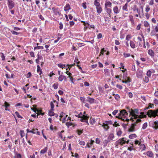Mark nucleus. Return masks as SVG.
I'll return each instance as SVG.
<instances>
[{
	"label": "nucleus",
	"mask_w": 158,
	"mask_h": 158,
	"mask_svg": "<svg viewBox=\"0 0 158 158\" xmlns=\"http://www.w3.org/2000/svg\"><path fill=\"white\" fill-rule=\"evenodd\" d=\"M123 55L124 57L127 58L130 56L131 55L129 53H124L123 54Z\"/></svg>",
	"instance_id": "53"
},
{
	"label": "nucleus",
	"mask_w": 158,
	"mask_h": 158,
	"mask_svg": "<svg viewBox=\"0 0 158 158\" xmlns=\"http://www.w3.org/2000/svg\"><path fill=\"white\" fill-rule=\"evenodd\" d=\"M112 95L113 96H114V98L116 100H118L119 99L120 96L118 94H113Z\"/></svg>",
	"instance_id": "40"
},
{
	"label": "nucleus",
	"mask_w": 158,
	"mask_h": 158,
	"mask_svg": "<svg viewBox=\"0 0 158 158\" xmlns=\"http://www.w3.org/2000/svg\"><path fill=\"white\" fill-rule=\"evenodd\" d=\"M149 79L148 77L145 76V77L143 79V81L146 83H148L149 81Z\"/></svg>",
	"instance_id": "37"
},
{
	"label": "nucleus",
	"mask_w": 158,
	"mask_h": 158,
	"mask_svg": "<svg viewBox=\"0 0 158 158\" xmlns=\"http://www.w3.org/2000/svg\"><path fill=\"white\" fill-rule=\"evenodd\" d=\"M129 18L130 21L131 22L132 25H134L135 22L133 16L132 15H130L129 16Z\"/></svg>",
	"instance_id": "24"
},
{
	"label": "nucleus",
	"mask_w": 158,
	"mask_h": 158,
	"mask_svg": "<svg viewBox=\"0 0 158 158\" xmlns=\"http://www.w3.org/2000/svg\"><path fill=\"white\" fill-rule=\"evenodd\" d=\"M100 0H94V4L96 7L100 6Z\"/></svg>",
	"instance_id": "23"
},
{
	"label": "nucleus",
	"mask_w": 158,
	"mask_h": 158,
	"mask_svg": "<svg viewBox=\"0 0 158 158\" xmlns=\"http://www.w3.org/2000/svg\"><path fill=\"white\" fill-rule=\"evenodd\" d=\"M131 36L130 35H127L126 38V40L129 41V40L131 38Z\"/></svg>",
	"instance_id": "59"
},
{
	"label": "nucleus",
	"mask_w": 158,
	"mask_h": 158,
	"mask_svg": "<svg viewBox=\"0 0 158 158\" xmlns=\"http://www.w3.org/2000/svg\"><path fill=\"white\" fill-rule=\"evenodd\" d=\"M94 141L93 140H90V143H88L85 148H90L91 146L94 143Z\"/></svg>",
	"instance_id": "22"
},
{
	"label": "nucleus",
	"mask_w": 158,
	"mask_h": 158,
	"mask_svg": "<svg viewBox=\"0 0 158 158\" xmlns=\"http://www.w3.org/2000/svg\"><path fill=\"white\" fill-rule=\"evenodd\" d=\"M147 155L149 157H153L154 154L151 151H149L146 152Z\"/></svg>",
	"instance_id": "17"
},
{
	"label": "nucleus",
	"mask_w": 158,
	"mask_h": 158,
	"mask_svg": "<svg viewBox=\"0 0 158 158\" xmlns=\"http://www.w3.org/2000/svg\"><path fill=\"white\" fill-rule=\"evenodd\" d=\"M150 35L151 36H156L158 38V34H157L156 32L154 30H152L150 32Z\"/></svg>",
	"instance_id": "25"
},
{
	"label": "nucleus",
	"mask_w": 158,
	"mask_h": 158,
	"mask_svg": "<svg viewBox=\"0 0 158 158\" xmlns=\"http://www.w3.org/2000/svg\"><path fill=\"white\" fill-rule=\"evenodd\" d=\"M101 142L100 139L99 138H96L95 139V142L97 144H100Z\"/></svg>",
	"instance_id": "52"
},
{
	"label": "nucleus",
	"mask_w": 158,
	"mask_h": 158,
	"mask_svg": "<svg viewBox=\"0 0 158 158\" xmlns=\"http://www.w3.org/2000/svg\"><path fill=\"white\" fill-rule=\"evenodd\" d=\"M141 121V120L139 119H137L135 120L134 123L131 124L130 127L128 129L129 132H133L135 131V127L136 126L137 123H139Z\"/></svg>",
	"instance_id": "4"
},
{
	"label": "nucleus",
	"mask_w": 158,
	"mask_h": 158,
	"mask_svg": "<svg viewBox=\"0 0 158 158\" xmlns=\"http://www.w3.org/2000/svg\"><path fill=\"white\" fill-rule=\"evenodd\" d=\"M110 142V140H105L103 141V143L105 146H106L107 145L108 143Z\"/></svg>",
	"instance_id": "42"
},
{
	"label": "nucleus",
	"mask_w": 158,
	"mask_h": 158,
	"mask_svg": "<svg viewBox=\"0 0 158 158\" xmlns=\"http://www.w3.org/2000/svg\"><path fill=\"white\" fill-rule=\"evenodd\" d=\"M127 81L128 84H127V85L128 86H130V82L131 81V79L130 77H127Z\"/></svg>",
	"instance_id": "54"
},
{
	"label": "nucleus",
	"mask_w": 158,
	"mask_h": 158,
	"mask_svg": "<svg viewBox=\"0 0 158 158\" xmlns=\"http://www.w3.org/2000/svg\"><path fill=\"white\" fill-rule=\"evenodd\" d=\"M148 54L151 56V57L153 58V60L155 62L157 61V59L155 60L154 59V53L153 50L151 49H149L148 51Z\"/></svg>",
	"instance_id": "10"
},
{
	"label": "nucleus",
	"mask_w": 158,
	"mask_h": 158,
	"mask_svg": "<svg viewBox=\"0 0 158 158\" xmlns=\"http://www.w3.org/2000/svg\"><path fill=\"white\" fill-rule=\"evenodd\" d=\"M148 126L147 123H144L142 126V129H145Z\"/></svg>",
	"instance_id": "58"
},
{
	"label": "nucleus",
	"mask_w": 158,
	"mask_h": 158,
	"mask_svg": "<svg viewBox=\"0 0 158 158\" xmlns=\"http://www.w3.org/2000/svg\"><path fill=\"white\" fill-rule=\"evenodd\" d=\"M106 50L104 48L101 49L99 55V57H100L101 55H103L104 52H106Z\"/></svg>",
	"instance_id": "30"
},
{
	"label": "nucleus",
	"mask_w": 158,
	"mask_h": 158,
	"mask_svg": "<svg viewBox=\"0 0 158 158\" xmlns=\"http://www.w3.org/2000/svg\"><path fill=\"white\" fill-rule=\"evenodd\" d=\"M82 113L81 112H80L78 114H75V116L76 117H78V118H81V116H82Z\"/></svg>",
	"instance_id": "55"
},
{
	"label": "nucleus",
	"mask_w": 158,
	"mask_h": 158,
	"mask_svg": "<svg viewBox=\"0 0 158 158\" xmlns=\"http://www.w3.org/2000/svg\"><path fill=\"white\" fill-rule=\"evenodd\" d=\"M58 84L57 83H54L53 85V87L55 89H57L58 88Z\"/></svg>",
	"instance_id": "46"
},
{
	"label": "nucleus",
	"mask_w": 158,
	"mask_h": 158,
	"mask_svg": "<svg viewBox=\"0 0 158 158\" xmlns=\"http://www.w3.org/2000/svg\"><path fill=\"white\" fill-rule=\"evenodd\" d=\"M37 72L39 73L40 75L42 73V70L41 68H40L39 65H37Z\"/></svg>",
	"instance_id": "27"
},
{
	"label": "nucleus",
	"mask_w": 158,
	"mask_h": 158,
	"mask_svg": "<svg viewBox=\"0 0 158 158\" xmlns=\"http://www.w3.org/2000/svg\"><path fill=\"white\" fill-rule=\"evenodd\" d=\"M96 9L97 10V13L98 14L101 13L102 11V8L101 6L96 7Z\"/></svg>",
	"instance_id": "20"
},
{
	"label": "nucleus",
	"mask_w": 158,
	"mask_h": 158,
	"mask_svg": "<svg viewBox=\"0 0 158 158\" xmlns=\"http://www.w3.org/2000/svg\"><path fill=\"white\" fill-rule=\"evenodd\" d=\"M136 137L137 135L135 134H132L129 136V138L130 139H133Z\"/></svg>",
	"instance_id": "36"
},
{
	"label": "nucleus",
	"mask_w": 158,
	"mask_h": 158,
	"mask_svg": "<svg viewBox=\"0 0 158 158\" xmlns=\"http://www.w3.org/2000/svg\"><path fill=\"white\" fill-rule=\"evenodd\" d=\"M75 64V63H74L73 64H66V66H68V68L67 69H69V70H70L71 68Z\"/></svg>",
	"instance_id": "50"
},
{
	"label": "nucleus",
	"mask_w": 158,
	"mask_h": 158,
	"mask_svg": "<svg viewBox=\"0 0 158 158\" xmlns=\"http://www.w3.org/2000/svg\"><path fill=\"white\" fill-rule=\"evenodd\" d=\"M106 13L108 14L109 17L111 18V14L112 13V10L110 8H105Z\"/></svg>",
	"instance_id": "11"
},
{
	"label": "nucleus",
	"mask_w": 158,
	"mask_h": 158,
	"mask_svg": "<svg viewBox=\"0 0 158 158\" xmlns=\"http://www.w3.org/2000/svg\"><path fill=\"white\" fill-rule=\"evenodd\" d=\"M89 116H87V114L85 115L82 114L81 118L80 119V121L81 122H85L88 120L89 118Z\"/></svg>",
	"instance_id": "7"
},
{
	"label": "nucleus",
	"mask_w": 158,
	"mask_h": 158,
	"mask_svg": "<svg viewBox=\"0 0 158 158\" xmlns=\"http://www.w3.org/2000/svg\"><path fill=\"white\" fill-rule=\"evenodd\" d=\"M54 14L56 15H60V13L59 11V8L58 7L55 8L53 7L52 8Z\"/></svg>",
	"instance_id": "8"
},
{
	"label": "nucleus",
	"mask_w": 158,
	"mask_h": 158,
	"mask_svg": "<svg viewBox=\"0 0 158 158\" xmlns=\"http://www.w3.org/2000/svg\"><path fill=\"white\" fill-rule=\"evenodd\" d=\"M87 98L88 99L86 100L87 102H89L90 104L94 103L95 102V99L93 98H90L89 97H87Z\"/></svg>",
	"instance_id": "15"
},
{
	"label": "nucleus",
	"mask_w": 158,
	"mask_h": 158,
	"mask_svg": "<svg viewBox=\"0 0 158 158\" xmlns=\"http://www.w3.org/2000/svg\"><path fill=\"white\" fill-rule=\"evenodd\" d=\"M101 125V126L103 127L104 129V130L106 131H107L109 129V127L108 126V125L106 123H103L102 124H99Z\"/></svg>",
	"instance_id": "16"
},
{
	"label": "nucleus",
	"mask_w": 158,
	"mask_h": 158,
	"mask_svg": "<svg viewBox=\"0 0 158 158\" xmlns=\"http://www.w3.org/2000/svg\"><path fill=\"white\" fill-rule=\"evenodd\" d=\"M32 76L30 72H29L26 75V77L27 78H29L31 77Z\"/></svg>",
	"instance_id": "57"
},
{
	"label": "nucleus",
	"mask_w": 158,
	"mask_h": 158,
	"mask_svg": "<svg viewBox=\"0 0 158 158\" xmlns=\"http://www.w3.org/2000/svg\"><path fill=\"white\" fill-rule=\"evenodd\" d=\"M74 62L77 63V64L80 63V61H79L78 58L77 57H76Z\"/></svg>",
	"instance_id": "60"
},
{
	"label": "nucleus",
	"mask_w": 158,
	"mask_h": 158,
	"mask_svg": "<svg viewBox=\"0 0 158 158\" xmlns=\"http://www.w3.org/2000/svg\"><path fill=\"white\" fill-rule=\"evenodd\" d=\"M137 39L138 40V42L137 43L139 42V47H142V38L140 36L137 37ZM138 44V43H137Z\"/></svg>",
	"instance_id": "18"
},
{
	"label": "nucleus",
	"mask_w": 158,
	"mask_h": 158,
	"mask_svg": "<svg viewBox=\"0 0 158 158\" xmlns=\"http://www.w3.org/2000/svg\"><path fill=\"white\" fill-rule=\"evenodd\" d=\"M140 145V148L142 151H144L146 149V147L144 144H141L139 145Z\"/></svg>",
	"instance_id": "31"
},
{
	"label": "nucleus",
	"mask_w": 158,
	"mask_h": 158,
	"mask_svg": "<svg viewBox=\"0 0 158 158\" xmlns=\"http://www.w3.org/2000/svg\"><path fill=\"white\" fill-rule=\"evenodd\" d=\"M143 72L142 70L138 71L136 74V77L138 78H141L142 77Z\"/></svg>",
	"instance_id": "19"
},
{
	"label": "nucleus",
	"mask_w": 158,
	"mask_h": 158,
	"mask_svg": "<svg viewBox=\"0 0 158 158\" xmlns=\"http://www.w3.org/2000/svg\"><path fill=\"white\" fill-rule=\"evenodd\" d=\"M147 115L150 118H155L158 116V108L155 110H149L147 113Z\"/></svg>",
	"instance_id": "3"
},
{
	"label": "nucleus",
	"mask_w": 158,
	"mask_h": 158,
	"mask_svg": "<svg viewBox=\"0 0 158 158\" xmlns=\"http://www.w3.org/2000/svg\"><path fill=\"white\" fill-rule=\"evenodd\" d=\"M82 6L83 7V8L85 9H86L87 8V6H86V2H83L82 3Z\"/></svg>",
	"instance_id": "64"
},
{
	"label": "nucleus",
	"mask_w": 158,
	"mask_h": 158,
	"mask_svg": "<svg viewBox=\"0 0 158 158\" xmlns=\"http://www.w3.org/2000/svg\"><path fill=\"white\" fill-rule=\"evenodd\" d=\"M63 75H60L58 77V80L59 81H61L63 80Z\"/></svg>",
	"instance_id": "62"
},
{
	"label": "nucleus",
	"mask_w": 158,
	"mask_h": 158,
	"mask_svg": "<svg viewBox=\"0 0 158 158\" xmlns=\"http://www.w3.org/2000/svg\"><path fill=\"white\" fill-rule=\"evenodd\" d=\"M152 71L150 70H148L147 72L146 75L148 77H150L152 74Z\"/></svg>",
	"instance_id": "43"
},
{
	"label": "nucleus",
	"mask_w": 158,
	"mask_h": 158,
	"mask_svg": "<svg viewBox=\"0 0 158 158\" xmlns=\"http://www.w3.org/2000/svg\"><path fill=\"white\" fill-rule=\"evenodd\" d=\"M113 11L114 14H117L119 13L120 12V9H119L118 6H116L113 7Z\"/></svg>",
	"instance_id": "12"
},
{
	"label": "nucleus",
	"mask_w": 158,
	"mask_h": 158,
	"mask_svg": "<svg viewBox=\"0 0 158 158\" xmlns=\"http://www.w3.org/2000/svg\"><path fill=\"white\" fill-rule=\"evenodd\" d=\"M130 112L129 116H131L130 118V120L132 122L135 121L134 119H137L138 115L136 114H139V110L137 109H131L130 111H129Z\"/></svg>",
	"instance_id": "2"
},
{
	"label": "nucleus",
	"mask_w": 158,
	"mask_h": 158,
	"mask_svg": "<svg viewBox=\"0 0 158 158\" xmlns=\"http://www.w3.org/2000/svg\"><path fill=\"white\" fill-rule=\"evenodd\" d=\"M71 9L70 6L69 4H67L64 7V10L65 11H69Z\"/></svg>",
	"instance_id": "21"
},
{
	"label": "nucleus",
	"mask_w": 158,
	"mask_h": 158,
	"mask_svg": "<svg viewBox=\"0 0 158 158\" xmlns=\"http://www.w3.org/2000/svg\"><path fill=\"white\" fill-rule=\"evenodd\" d=\"M114 137V135L113 134H110L108 137V139L110 141V140H111L113 139Z\"/></svg>",
	"instance_id": "32"
},
{
	"label": "nucleus",
	"mask_w": 158,
	"mask_h": 158,
	"mask_svg": "<svg viewBox=\"0 0 158 158\" xmlns=\"http://www.w3.org/2000/svg\"><path fill=\"white\" fill-rule=\"evenodd\" d=\"M8 145V147L10 149H11L12 147V143L10 141L8 142L7 143Z\"/></svg>",
	"instance_id": "61"
},
{
	"label": "nucleus",
	"mask_w": 158,
	"mask_h": 158,
	"mask_svg": "<svg viewBox=\"0 0 158 158\" xmlns=\"http://www.w3.org/2000/svg\"><path fill=\"white\" fill-rule=\"evenodd\" d=\"M48 148L47 147L44 148L43 149L41 150L40 153L41 154H44L47 151Z\"/></svg>",
	"instance_id": "35"
},
{
	"label": "nucleus",
	"mask_w": 158,
	"mask_h": 158,
	"mask_svg": "<svg viewBox=\"0 0 158 158\" xmlns=\"http://www.w3.org/2000/svg\"><path fill=\"white\" fill-rule=\"evenodd\" d=\"M35 129H33L32 130H31V131L32 132H31V133H32L33 134H35L36 133L37 135H40V132L39 131H35Z\"/></svg>",
	"instance_id": "44"
},
{
	"label": "nucleus",
	"mask_w": 158,
	"mask_h": 158,
	"mask_svg": "<svg viewBox=\"0 0 158 158\" xmlns=\"http://www.w3.org/2000/svg\"><path fill=\"white\" fill-rule=\"evenodd\" d=\"M150 10V8L149 5H147L145 8V11L147 12H148Z\"/></svg>",
	"instance_id": "51"
},
{
	"label": "nucleus",
	"mask_w": 158,
	"mask_h": 158,
	"mask_svg": "<svg viewBox=\"0 0 158 158\" xmlns=\"http://www.w3.org/2000/svg\"><path fill=\"white\" fill-rule=\"evenodd\" d=\"M127 138L125 137H123L119 139L116 142V146H117L119 144L121 146L123 145V144L126 143V140H127Z\"/></svg>",
	"instance_id": "5"
},
{
	"label": "nucleus",
	"mask_w": 158,
	"mask_h": 158,
	"mask_svg": "<svg viewBox=\"0 0 158 158\" xmlns=\"http://www.w3.org/2000/svg\"><path fill=\"white\" fill-rule=\"evenodd\" d=\"M20 135L22 138L25 135V133L23 130H21L20 132Z\"/></svg>",
	"instance_id": "45"
},
{
	"label": "nucleus",
	"mask_w": 158,
	"mask_h": 158,
	"mask_svg": "<svg viewBox=\"0 0 158 158\" xmlns=\"http://www.w3.org/2000/svg\"><path fill=\"white\" fill-rule=\"evenodd\" d=\"M42 110H37V112H38L37 113V114L38 115H43L44 114V113H42Z\"/></svg>",
	"instance_id": "39"
},
{
	"label": "nucleus",
	"mask_w": 158,
	"mask_h": 158,
	"mask_svg": "<svg viewBox=\"0 0 158 158\" xmlns=\"http://www.w3.org/2000/svg\"><path fill=\"white\" fill-rule=\"evenodd\" d=\"M133 11H136L139 14V17L140 18H142V16L141 15H140V11L139 10V8H138L135 7L133 9Z\"/></svg>",
	"instance_id": "28"
},
{
	"label": "nucleus",
	"mask_w": 158,
	"mask_h": 158,
	"mask_svg": "<svg viewBox=\"0 0 158 158\" xmlns=\"http://www.w3.org/2000/svg\"><path fill=\"white\" fill-rule=\"evenodd\" d=\"M51 108L52 110H54V105L52 102H51L50 103Z\"/></svg>",
	"instance_id": "56"
},
{
	"label": "nucleus",
	"mask_w": 158,
	"mask_h": 158,
	"mask_svg": "<svg viewBox=\"0 0 158 158\" xmlns=\"http://www.w3.org/2000/svg\"><path fill=\"white\" fill-rule=\"evenodd\" d=\"M15 113L18 118H23V117L19 115V113L18 111H15Z\"/></svg>",
	"instance_id": "48"
},
{
	"label": "nucleus",
	"mask_w": 158,
	"mask_h": 158,
	"mask_svg": "<svg viewBox=\"0 0 158 158\" xmlns=\"http://www.w3.org/2000/svg\"><path fill=\"white\" fill-rule=\"evenodd\" d=\"M130 44L131 48L134 49L137 47V44H135L133 41L131 40L130 42Z\"/></svg>",
	"instance_id": "14"
},
{
	"label": "nucleus",
	"mask_w": 158,
	"mask_h": 158,
	"mask_svg": "<svg viewBox=\"0 0 158 158\" xmlns=\"http://www.w3.org/2000/svg\"><path fill=\"white\" fill-rule=\"evenodd\" d=\"M7 4L9 9L11 10L15 7V4L14 0H6Z\"/></svg>",
	"instance_id": "6"
},
{
	"label": "nucleus",
	"mask_w": 158,
	"mask_h": 158,
	"mask_svg": "<svg viewBox=\"0 0 158 158\" xmlns=\"http://www.w3.org/2000/svg\"><path fill=\"white\" fill-rule=\"evenodd\" d=\"M2 106L5 107V110H7L9 111H10V110L8 109V108L10 107V105L7 102H4L3 104L2 105Z\"/></svg>",
	"instance_id": "9"
},
{
	"label": "nucleus",
	"mask_w": 158,
	"mask_h": 158,
	"mask_svg": "<svg viewBox=\"0 0 158 158\" xmlns=\"http://www.w3.org/2000/svg\"><path fill=\"white\" fill-rule=\"evenodd\" d=\"M77 134L79 135H80L83 132V130H77Z\"/></svg>",
	"instance_id": "63"
},
{
	"label": "nucleus",
	"mask_w": 158,
	"mask_h": 158,
	"mask_svg": "<svg viewBox=\"0 0 158 158\" xmlns=\"http://www.w3.org/2000/svg\"><path fill=\"white\" fill-rule=\"evenodd\" d=\"M104 71L105 72V75H108L109 73V70L107 69H104Z\"/></svg>",
	"instance_id": "47"
},
{
	"label": "nucleus",
	"mask_w": 158,
	"mask_h": 158,
	"mask_svg": "<svg viewBox=\"0 0 158 158\" xmlns=\"http://www.w3.org/2000/svg\"><path fill=\"white\" fill-rule=\"evenodd\" d=\"M10 31L13 35H18L20 34V32H17L14 31Z\"/></svg>",
	"instance_id": "41"
},
{
	"label": "nucleus",
	"mask_w": 158,
	"mask_h": 158,
	"mask_svg": "<svg viewBox=\"0 0 158 158\" xmlns=\"http://www.w3.org/2000/svg\"><path fill=\"white\" fill-rule=\"evenodd\" d=\"M53 110H52L51 109L49 110L48 113V115L50 116H54V115H55V113L53 111Z\"/></svg>",
	"instance_id": "33"
},
{
	"label": "nucleus",
	"mask_w": 158,
	"mask_h": 158,
	"mask_svg": "<svg viewBox=\"0 0 158 158\" xmlns=\"http://www.w3.org/2000/svg\"><path fill=\"white\" fill-rule=\"evenodd\" d=\"M128 113L126 110L124 109L120 110V113L118 114V115L116 116V118L119 119H121L124 121H126L128 122L130 120V118H127L128 116Z\"/></svg>",
	"instance_id": "1"
},
{
	"label": "nucleus",
	"mask_w": 158,
	"mask_h": 158,
	"mask_svg": "<svg viewBox=\"0 0 158 158\" xmlns=\"http://www.w3.org/2000/svg\"><path fill=\"white\" fill-rule=\"evenodd\" d=\"M90 122L91 124L93 125L94 124H95L96 122L95 119L94 118H92L90 117Z\"/></svg>",
	"instance_id": "34"
},
{
	"label": "nucleus",
	"mask_w": 158,
	"mask_h": 158,
	"mask_svg": "<svg viewBox=\"0 0 158 158\" xmlns=\"http://www.w3.org/2000/svg\"><path fill=\"white\" fill-rule=\"evenodd\" d=\"M66 125L69 127V126L73 125V123L71 122H67L66 123Z\"/></svg>",
	"instance_id": "49"
},
{
	"label": "nucleus",
	"mask_w": 158,
	"mask_h": 158,
	"mask_svg": "<svg viewBox=\"0 0 158 158\" xmlns=\"http://www.w3.org/2000/svg\"><path fill=\"white\" fill-rule=\"evenodd\" d=\"M154 128L156 130L158 129V120L154 122Z\"/></svg>",
	"instance_id": "29"
},
{
	"label": "nucleus",
	"mask_w": 158,
	"mask_h": 158,
	"mask_svg": "<svg viewBox=\"0 0 158 158\" xmlns=\"http://www.w3.org/2000/svg\"><path fill=\"white\" fill-rule=\"evenodd\" d=\"M144 25L145 27H148L150 26V25L148 22L146 21H144L143 22Z\"/></svg>",
	"instance_id": "38"
},
{
	"label": "nucleus",
	"mask_w": 158,
	"mask_h": 158,
	"mask_svg": "<svg viewBox=\"0 0 158 158\" xmlns=\"http://www.w3.org/2000/svg\"><path fill=\"white\" fill-rule=\"evenodd\" d=\"M112 5V3L109 1H106L105 3V8H110Z\"/></svg>",
	"instance_id": "13"
},
{
	"label": "nucleus",
	"mask_w": 158,
	"mask_h": 158,
	"mask_svg": "<svg viewBox=\"0 0 158 158\" xmlns=\"http://www.w3.org/2000/svg\"><path fill=\"white\" fill-rule=\"evenodd\" d=\"M128 4L127 3H126L122 7V9L123 10L125 11H128Z\"/></svg>",
	"instance_id": "26"
}]
</instances>
